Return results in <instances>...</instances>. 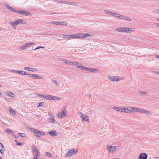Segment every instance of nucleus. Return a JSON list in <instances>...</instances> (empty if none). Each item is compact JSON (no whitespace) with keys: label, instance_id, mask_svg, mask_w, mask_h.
I'll use <instances>...</instances> for the list:
<instances>
[{"label":"nucleus","instance_id":"f257e3e1","mask_svg":"<svg viewBox=\"0 0 159 159\" xmlns=\"http://www.w3.org/2000/svg\"><path fill=\"white\" fill-rule=\"evenodd\" d=\"M134 30L133 28L127 27H118L116 29V30L117 31L126 33H130L134 31V30Z\"/></svg>","mask_w":159,"mask_h":159},{"label":"nucleus","instance_id":"f03ea898","mask_svg":"<svg viewBox=\"0 0 159 159\" xmlns=\"http://www.w3.org/2000/svg\"><path fill=\"white\" fill-rule=\"evenodd\" d=\"M6 7L8 9L10 10L11 11L13 12H17L20 14L24 15L25 14V16H28L30 15V13L29 12H27L24 10H21L20 11H16L13 8L10 7L8 4Z\"/></svg>","mask_w":159,"mask_h":159},{"label":"nucleus","instance_id":"7ed1b4c3","mask_svg":"<svg viewBox=\"0 0 159 159\" xmlns=\"http://www.w3.org/2000/svg\"><path fill=\"white\" fill-rule=\"evenodd\" d=\"M106 150L109 153H113L116 151L117 148L116 146L107 145L106 146Z\"/></svg>","mask_w":159,"mask_h":159},{"label":"nucleus","instance_id":"20e7f679","mask_svg":"<svg viewBox=\"0 0 159 159\" xmlns=\"http://www.w3.org/2000/svg\"><path fill=\"white\" fill-rule=\"evenodd\" d=\"M30 130L34 133V134L37 137H40L41 136L45 135V133L43 132L40 131L39 130L32 128H30Z\"/></svg>","mask_w":159,"mask_h":159},{"label":"nucleus","instance_id":"39448f33","mask_svg":"<svg viewBox=\"0 0 159 159\" xmlns=\"http://www.w3.org/2000/svg\"><path fill=\"white\" fill-rule=\"evenodd\" d=\"M77 152V151L75 150L74 149H69L68 152L66 153L65 157H70L74 154H76Z\"/></svg>","mask_w":159,"mask_h":159},{"label":"nucleus","instance_id":"423d86ee","mask_svg":"<svg viewBox=\"0 0 159 159\" xmlns=\"http://www.w3.org/2000/svg\"><path fill=\"white\" fill-rule=\"evenodd\" d=\"M79 113L80 114V117L81 118L83 121L89 122V117L88 116L85 115L80 112Z\"/></svg>","mask_w":159,"mask_h":159},{"label":"nucleus","instance_id":"0eeeda50","mask_svg":"<svg viewBox=\"0 0 159 159\" xmlns=\"http://www.w3.org/2000/svg\"><path fill=\"white\" fill-rule=\"evenodd\" d=\"M118 77L115 76H109L108 77V80L111 81H118L121 80V79H123V78L118 79Z\"/></svg>","mask_w":159,"mask_h":159},{"label":"nucleus","instance_id":"6e6552de","mask_svg":"<svg viewBox=\"0 0 159 159\" xmlns=\"http://www.w3.org/2000/svg\"><path fill=\"white\" fill-rule=\"evenodd\" d=\"M34 44V43L33 42L24 44L20 48V50H24L29 47L30 45H33Z\"/></svg>","mask_w":159,"mask_h":159},{"label":"nucleus","instance_id":"1a4fd4ad","mask_svg":"<svg viewBox=\"0 0 159 159\" xmlns=\"http://www.w3.org/2000/svg\"><path fill=\"white\" fill-rule=\"evenodd\" d=\"M148 157V155L145 153H141L139 155L138 159H147Z\"/></svg>","mask_w":159,"mask_h":159},{"label":"nucleus","instance_id":"9d476101","mask_svg":"<svg viewBox=\"0 0 159 159\" xmlns=\"http://www.w3.org/2000/svg\"><path fill=\"white\" fill-rule=\"evenodd\" d=\"M65 108L64 107L62 109V111L58 114L57 116L59 117L63 118L66 115L65 112L64 111Z\"/></svg>","mask_w":159,"mask_h":159},{"label":"nucleus","instance_id":"9b49d317","mask_svg":"<svg viewBox=\"0 0 159 159\" xmlns=\"http://www.w3.org/2000/svg\"><path fill=\"white\" fill-rule=\"evenodd\" d=\"M80 34V38H83L84 39L87 37H89L91 36V34L89 33H86L84 34Z\"/></svg>","mask_w":159,"mask_h":159},{"label":"nucleus","instance_id":"f8f14e48","mask_svg":"<svg viewBox=\"0 0 159 159\" xmlns=\"http://www.w3.org/2000/svg\"><path fill=\"white\" fill-rule=\"evenodd\" d=\"M0 152L2 155L4 154L5 152V148L2 144L0 143Z\"/></svg>","mask_w":159,"mask_h":159},{"label":"nucleus","instance_id":"ddd939ff","mask_svg":"<svg viewBox=\"0 0 159 159\" xmlns=\"http://www.w3.org/2000/svg\"><path fill=\"white\" fill-rule=\"evenodd\" d=\"M120 19L129 21H131V19L130 18H129L128 17L122 15H121V16Z\"/></svg>","mask_w":159,"mask_h":159},{"label":"nucleus","instance_id":"4468645a","mask_svg":"<svg viewBox=\"0 0 159 159\" xmlns=\"http://www.w3.org/2000/svg\"><path fill=\"white\" fill-rule=\"evenodd\" d=\"M24 69L25 70L31 71H34L36 70V69L35 68H32L29 67H25L24 68Z\"/></svg>","mask_w":159,"mask_h":159},{"label":"nucleus","instance_id":"2eb2a0df","mask_svg":"<svg viewBox=\"0 0 159 159\" xmlns=\"http://www.w3.org/2000/svg\"><path fill=\"white\" fill-rule=\"evenodd\" d=\"M80 34H72L70 35V38H80Z\"/></svg>","mask_w":159,"mask_h":159},{"label":"nucleus","instance_id":"dca6fc26","mask_svg":"<svg viewBox=\"0 0 159 159\" xmlns=\"http://www.w3.org/2000/svg\"><path fill=\"white\" fill-rule=\"evenodd\" d=\"M48 120L49 122L52 123H56L57 121L55 120L54 118H48Z\"/></svg>","mask_w":159,"mask_h":159},{"label":"nucleus","instance_id":"f3484780","mask_svg":"<svg viewBox=\"0 0 159 159\" xmlns=\"http://www.w3.org/2000/svg\"><path fill=\"white\" fill-rule=\"evenodd\" d=\"M139 94L143 96H146L148 94V92L143 91H139Z\"/></svg>","mask_w":159,"mask_h":159},{"label":"nucleus","instance_id":"a211bd4d","mask_svg":"<svg viewBox=\"0 0 159 159\" xmlns=\"http://www.w3.org/2000/svg\"><path fill=\"white\" fill-rule=\"evenodd\" d=\"M104 11L105 13H106L108 15H111L112 16H113V15L114 13V12H113V11H109L107 10H104Z\"/></svg>","mask_w":159,"mask_h":159},{"label":"nucleus","instance_id":"6ab92c4d","mask_svg":"<svg viewBox=\"0 0 159 159\" xmlns=\"http://www.w3.org/2000/svg\"><path fill=\"white\" fill-rule=\"evenodd\" d=\"M6 93V94L8 95L9 96L11 97L12 98L14 97L15 96V95L11 92L7 91Z\"/></svg>","mask_w":159,"mask_h":159},{"label":"nucleus","instance_id":"aec40b11","mask_svg":"<svg viewBox=\"0 0 159 159\" xmlns=\"http://www.w3.org/2000/svg\"><path fill=\"white\" fill-rule=\"evenodd\" d=\"M63 61H64V63L65 64H68L70 65H72L73 64V62H71V61L66 60H63Z\"/></svg>","mask_w":159,"mask_h":159},{"label":"nucleus","instance_id":"412c9836","mask_svg":"<svg viewBox=\"0 0 159 159\" xmlns=\"http://www.w3.org/2000/svg\"><path fill=\"white\" fill-rule=\"evenodd\" d=\"M49 134L52 136H56L57 134L56 131H51L49 132Z\"/></svg>","mask_w":159,"mask_h":159},{"label":"nucleus","instance_id":"4be33fe9","mask_svg":"<svg viewBox=\"0 0 159 159\" xmlns=\"http://www.w3.org/2000/svg\"><path fill=\"white\" fill-rule=\"evenodd\" d=\"M121 15L118 14L115 12H114L113 15V16L116 17L117 18H118L119 19H121Z\"/></svg>","mask_w":159,"mask_h":159},{"label":"nucleus","instance_id":"5701e85b","mask_svg":"<svg viewBox=\"0 0 159 159\" xmlns=\"http://www.w3.org/2000/svg\"><path fill=\"white\" fill-rule=\"evenodd\" d=\"M30 77L34 79H38V75L37 74H30Z\"/></svg>","mask_w":159,"mask_h":159},{"label":"nucleus","instance_id":"b1692460","mask_svg":"<svg viewBox=\"0 0 159 159\" xmlns=\"http://www.w3.org/2000/svg\"><path fill=\"white\" fill-rule=\"evenodd\" d=\"M79 68H80L81 69L84 70L89 71V68H87L86 67H84L82 66H79Z\"/></svg>","mask_w":159,"mask_h":159},{"label":"nucleus","instance_id":"393cba45","mask_svg":"<svg viewBox=\"0 0 159 159\" xmlns=\"http://www.w3.org/2000/svg\"><path fill=\"white\" fill-rule=\"evenodd\" d=\"M52 100H60L61 99L60 98L55 96H52Z\"/></svg>","mask_w":159,"mask_h":159},{"label":"nucleus","instance_id":"a878e982","mask_svg":"<svg viewBox=\"0 0 159 159\" xmlns=\"http://www.w3.org/2000/svg\"><path fill=\"white\" fill-rule=\"evenodd\" d=\"M61 35L62 36V38L66 39H68L70 38V35H66L64 34H61Z\"/></svg>","mask_w":159,"mask_h":159},{"label":"nucleus","instance_id":"bb28decb","mask_svg":"<svg viewBox=\"0 0 159 159\" xmlns=\"http://www.w3.org/2000/svg\"><path fill=\"white\" fill-rule=\"evenodd\" d=\"M19 24V22L18 20H16L14 22H12L11 24V25L15 26L16 27V25Z\"/></svg>","mask_w":159,"mask_h":159},{"label":"nucleus","instance_id":"cd10ccee","mask_svg":"<svg viewBox=\"0 0 159 159\" xmlns=\"http://www.w3.org/2000/svg\"><path fill=\"white\" fill-rule=\"evenodd\" d=\"M32 151L33 152V153H34L35 152H38L39 151L38 150L37 148L35 146H34L32 148Z\"/></svg>","mask_w":159,"mask_h":159},{"label":"nucleus","instance_id":"c85d7f7f","mask_svg":"<svg viewBox=\"0 0 159 159\" xmlns=\"http://www.w3.org/2000/svg\"><path fill=\"white\" fill-rule=\"evenodd\" d=\"M38 96L39 97L41 98H43L45 99H46L47 95H45L43 94H39Z\"/></svg>","mask_w":159,"mask_h":159},{"label":"nucleus","instance_id":"c756f323","mask_svg":"<svg viewBox=\"0 0 159 159\" xmlns=\"http://www.w3.org/2000/svg\"><path fill=\"white\" fill-rule=\"evenodd\" d=\"M98 69L89 68V71L92 72H98Z\"/></svg>","mask_w":159,"mask_h":159},{"label":"nucleus","instance_id":"7c9ffc66","mask_svg":"<svg viewBox=\"0 0 159 159\" xmlns=\"http://www.w3.org/2000/svg\"><path fill=\"white\" fill-rule=\"evenodd\" d=\"M18 20L19 22V24H25L26 23V21H24V20L19 19Z\"/></svg>","mask_w":159,"mask_h":159},{"label":"nucleus","instance_id":"2f4dec72","mask_svg":"<svg viewBox=\"0 0 159 159\" xmlns=\"http://www.w3.org/2000/svg\"><path fill=\"white\" fill-rule=\"evenodd\" d=\"M5 132L9 133V134H12L13 133V131L11 130L10 129H8L5 131Z\"/></svg>","mask_w":159,"mask_h":159},{"label":"nucleus","instance_id":"473e14b6","mask_svg":"<svg viewBox=\"0 0 159 159\" xmlns=\"http://www.w3.org/2000/svg\"><path fill=\"white\" fill-rule=\"evenodd\" d=\"M113 109L114 110H116L117 111H120L121 107H113Z\"/></svg>","mask_w":159,"mask_h":159},{"label":"nucleus","instance_id":"72a5a7b5","mask_svg":"<svg viewBox=\"0 0 159 159\" xmlns=\"http://www.w3.org/2000/svg\"><path fill=\"white\" fill-rule=\"evenodd\" d=\"M9 110H10V112L11 113L14 115H16L15 111L11 108V107L10 108Z\"/></svg>","mask_w":159,"mask_h":159},{"label":"nucleus","instance_id":"f704fd0d","mask_svg":"<svg viewBox=\"0 0 159 159\" xmlns=\"http://www.w3.org/2000/svg\"><path fill=\"white\" fill-rule=\"evenodd\" d=\"M68 4L73 5L76 7L78 6L77 4L76 3L74 2H68Z\"/></svg>","mask_w":159,"mask_h":159},{"label":"nucleus","instance_id":"c9c22d12","mask_svg":"<svg viewBox=\"0 0 159 159\" xmlns=\"http://www.w3.org/2000/svg\"><path fill=\"white\" fill-rule=\"evenodd\" d=\"M48 114L49 116V118H54V116L53 114L50 112H48Z\"/></svg>","mask_w":159,"mask_h":159},{"label":"nucleus","instance_id":"e433bc0d","mask_svg":"<svg viewBox=\"0 0 159 159\" xmlns=\"http://www.w3.org/2000/svg\"><path fill=\"white\" fill-rule=\"evenodd\" d=\"M131 109L132 110H134V111H135L136 112H138V108H137L135 107H131Z\"/></svg>","mask_w":159,"mask_h":159},{"label":"nucleus","instance_id":"4c0bfd02","mask_svg":"<svg viewBox=\"0 0 159 159\" xmlns=\"http://www.w3.org/2000/svg\"><path fill=\"white\" fill-rule=\"evenodd\" d=\"M73 64L78 67V68H79V66H81L80 65V64L78 62H74V63H73Z\"/></svg>","mask_w":159,"mask_h":159},{"label":"nucleus","instance_id":"58836bf2","mask_svg":"<svg viewBox=\"0 0 159 159\" xmlns=\"http://www.w3.org/2000/svg\"><path fill=\"white\" fill-rule=\"evenodd\" d=\"M58 3H66V4H68V2H65L64 1H58L57 2Z\"/></svg>","mask_w":159,"mask_h":159},{"label":"nucleus","instance_id":"ea45409f","mask_svg":"<svg viewBox=\"0 0 159 159\" xmlns=\"http://www.w3.org/2000/svg\"><path fill=\"white\" fill-rule=\"evenodd\" d=\"M52 95H47L46 99L48 100H52Z\"/></svg>","mask_w":159,"mask_h":159},{"label":"nucleus","instance_id":"a19ab883","mask_svg":"<svg viewBox=\"0 0 159 159\" xmlns=\"http://www.w3.org/2000/svg\"><path fill=\"white\" fill-rule=\"evenodd\" d=\"M67 24L66 22H60V25H66Z\"/></svg>","mask_w":159,"mask_h":159},{"label":"nucleus","instance_id":"79ce46f5","mask_svg":"<svg viewBox=\"0 0 159 159\" xmlns=\"http://www.w3.org/2000/svg\"><path fill=\"white\" fill-rule=\"evenodd\" d=\"M44 102H40L38 103V107H41L44 105Z\"/></svg>","mask_w":159,"mask_h":159},{"label":"nucleus","instance_id":"37998d69","mask_svg":"<svg viewBox=\"0 0 159 159\" xmlns=\"http://www.w3.org/2000/svg\"><path fill=\"white\" fill-rule=\"evenodd\" d=\"M143 113H146L149 115H151L152 114V113L151 112L147 111L145 110H144L143 111Z\"/></svg>","mask_w":159,"mask_h":159},{"label":"nucleus","instance_id":"c03bdc74","mask_svg":"<svg viewBox=\"0 0 159 159\" xmlns=\"http://www.w3.org/2000/svg\"><path fill=\"white\" fill-rule=\"evenodd\" d=\"M51 23L52 24H54L56 25H60V22H55L53 21L51 22Z\"/></svg>","mask_w":159,"mask_h":159},{"label":"nucleus","instance_id":"a18cd8bd","mask_svg":"<svg viewBox=\"0 0 159 159\" xmlns=\"http://www.w3.org/2000/svg\"><path fill=\"white\" fill-rule=\"evenodd\" d=\"M46 154L47 156L49 157H52V154L48 152H46Z\"/></svg>","mask_w":159,"mask_h":159},{"label":"nucleus","instance_id":"49530a36","mask_svg":"<svg viewBox=\"0 0 159 159\" xmlns=\"http://www.w3.org/2000/svg\"><path fill=\"white\" fill-rule=\"evenodd\" d=\"M120 111L122 112H126V108H124L123 107L121 108V109Z\"/></svg>","mask_w":159,"mask_h":159},{"label":"nucleus","instance_id":"de8ad7c7","mask_svg":"<svg viewBox=\"0 0 159 159\" xmlns=\"http://www.w3.org/2000/svg\"><path fill=\"white\" fill-rule=\"evenodd\" d=\"M18 135H20V136H21L22 137H25V134L24 133H18Z\"/></svg>","mask_w":159,"mask_h":159},{"label":"nucleus","instance_id":"09e8293b","mask_svg":"<svg viewBox=\"0 0 159 159\" xmlns=\"http://www.w3.org/2000/svg\"><path fill=\"white\" fill-rule=\"evenodd\" d=\"M132 112V111L130 110L128 108H126V112L125 113H129Z\"/></svg>","mask_w":159,"mask_h":159},{"label":"nucleus","instance_id":"8fccbe9b","mask_svg":"<svg viewBox=\"0 0 159 159\" xmlns=\"http://www.w3.org/2000/svg\"><path fill=\"white\" fill-rule=\"evenodd\" d=\"M15 141L16 143V144L18 145L21 146L23 144L22 143H18L16 140H15Z\"/></svg>","mask_w":159,"mask_h":159},{"label":"nucleus","instance_id":"3c124183","mask_svg":"<svg viewBox=\"0 0 159 159\" xmlns=\"http://www.w3.org/2000/svg\"><path fill=\"white\" fill-rule=\"evenodd\" d=\"M23 72L24 71H19V70H18L17 71V73L18 74H20V75H23Z\"/></svg>","mask_w":159,"mask_h":159},{"label":"nucleus","instance_id":"603ef678","mask_svg":"<svg viewBox=\"0 0 159 159\" xmlns=\"http://www.w3.org/2000/svg\"><path fill=\"white\" fill-rule=\"evenodd\" d=\"M138 112H141V113H143V112L144 110L143 109H140L139 108V109H138Z\"/></svg>","mask_w":159,"mask_h":159},{"label":"nucleus","instance_id":"864d4df0","mask_svg":"<svg viewBox=\"0 0 159 159\" xmlns=\"http://www.w3.org/2000/svg\"><path fill=\"white\" fill-rule=\"evenodd\" d=\"M23 75H29V76L30 77V74H29L28 73L25 72L24 71Z\"/></svg>","mask_w":159,"mask_h":159},{"label":"nucleus","instance_id":"5fc2aeb1","mask_svg":"<svg viewBox=\"0 0 159 159\" xmlns=\"http://www.w3.org/2000/svg\"><path fill=\"white\" fill-rule=\"evenodd\" d=\"M44 48V47L39 46V47H36L35 49H34V50H37V49H39V48Z\"/></svg>","mask_w":159,"mask_h":159},{"label":"nucleus","instance_id":"6e6d98bb","mask_svg":"<svg viewBox=\"0 0 159 159\" xmlns=\"http://www.w3.org/2000/svg\"><path fill=\"white\" fill-rule=\"evenodd\" d=\"M52 81L57 86L58 85L57 82V81L56 80H52Z\"/></svg>","mask_w":159,"mask_h":159},{"label":"nucleus","instance_id":"4d7b16f0","mask_svg":"<svg viewBox=\"0 0 159 159\" xmlns=\"http://www.w3.org/2000/svg\"><path fill=\"white\" fill-rule=\"evenodd\" d=\"M154 12L156 13H159V9H155Z\"/></svg>","mask_w":159,"mask_h":159},{"label":"nucleus","instance_id":"13d9d810","mask_svg":"<svg viewBox=\"0 0 159 159\" xmlns=\"http://www.w3.org/2000/svg\"><path fill=\"white\" fill-rule=\"evenodd\" d=\"M33 154H34L35 155L34 156H39V152H38L37 153L36 152L34 153H33Z\"/></svg>","mask_w":159,"mask_h":159},{"label":"nucleus","instance_id":"bf43d9fd","mask_svg":"<svg viewBox=\"0 0 159 159\" xmlns=\"http://www.w3.org/2000/svg\"><path fill=\"white\" fill-rule=\"evenodd\" d=\"M17 71L18 70H11V72H13V73H17Z\"/></svg>","mask_w":159,"mask_h":159},{"label":"nucleus","instance_id":"052dcab7","mask_svg":"<svg viewBox=\"0 0 159 159\" xmlns=\"http://www.w3.org/2000/svg\"><path fill=\"white\" fill-rule=\"evenodd\" d=\"M39 156H34L33 159H39Z\"/></svg>","mask_w":159,"mask_h":159},{"label":"nucleus","instance_id":"680f3d73","mask_svg":"<svg viewBox=\"0 0 159 159\" xmlns=\"http://www.w3.org/2000/svg\"><path fill=\"white\" fill-rule=\"evenodd\" d=\"M38 79H42L43 78V77L42 76H38Z\"/></svg>","mask_w":159,"mask_h":159},{"label":"nucleus","instance_id":"e2e57ef3","mask_svg":"<svg viewBox=\"0 0 159 159\" xmlns=\"http://www.w3.org/2000/svg\"><path fill=\"white\" fill-rule=\"evenodd\" d=\"M156 25L157 27H159V23H156Z\"/></svg>","mask_w":159,"mask_h":159},{"label":"nucleus","instance_id":"0e129e2a","mask_svg":"<svg viewBox=\"0 0 159 159\" xmlns=\"http://www.w3.org/2000/svg\"><path fill=\"white\" fill-rule=\"evenodd\" d=\"M152 72L153 73H156V74H157V73L159 71H152Z\"/></svg>","mask_w":159,"mask_h":159},{"label":"nucleus","instance_id":"69168bd1","mask_svg":"<svg viewBox=\"0 0 159 159\" xmlns=\"http://www.w3.org/2000/svg\"><path fill=\"white\" fill-rule=\"evenodd\" d=\"M155 57L156 58H159V55H157Z\"/></svg>","mask_w":159,"mask_h":159},{"label":"nucleus","instance_id":"338daca9","mask_svg":"<svg viewBox=\"0 0 159 159\" xmlns=\"http://www.w3.org/2000/svg\"><path fill=\"white\" fill-rule=\"evenodd\" d=\"M157 21H159V18H157Z\"/></svg>","mask_w":159,"mask_h":159},{"label":"nucleus","instance_id":"774afa93","mask_svg":"<svg viewBox=\"0 0 159 159\" xmlns=\"http://www.w3.org/2000/svg\"><path fill=\"white\" fill-rule=\"evenodd\" d=\"M0 159H2V158L1 157H0Z\"/></svg>","mask_w":159,"mask_h":159}]
</instances>
